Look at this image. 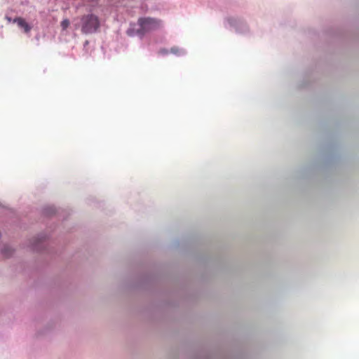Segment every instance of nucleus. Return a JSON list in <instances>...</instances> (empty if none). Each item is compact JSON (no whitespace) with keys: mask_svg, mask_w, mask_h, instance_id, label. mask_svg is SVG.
<instances>
[{"mask_svg":"<svg viewBox=\"0 0 359 359\" xmlns=\"http://www.w3.org/2000/svg\"><path fill=\"white\" fill-rule=\"evenodd\" d=\"M100 27L98 17L93 14L84 15L81 18V29L83 34L95 32Z\"/></svg>","mask_w":359,"mask_h":359,"instance_id":"1","label":"nucleus"},{"mask_svg":"<svg viewBox=\"0 0 359 359\" xmlns=\"http://www.w3.org/2000/svg\"><path fill=\"white\" fill-rule=\"evenodd\" d=\"M137 23L140 26V29H137V33L140 35H144V34L151 31H155L159 29L162 25L160 20L149 17L139 18Z\"/></svg>","mask_w":359,"mask_h":359,"instance_id":"2","label":"nucleus"},{"mask_svg":"<svg viewBox=\"0 0 359 359\" xmlns=\"http://www.w3.org/2000/svg\"><path fill=\"white\" fill-rule=\"evenodd\" d=\"M14 22H16L18 25L22 28L25 32L28 33L31 30V27L28 25V23L25 20V19L22 18H17L13 20Z\"/></svg>","mask_w":359,"mask_h":359,"instance_id":"3","label":"nucleus"},{"mask_svg":"<svg viewBox=\"0 0 359 359\" xmlns=\"http://www.w3.org/2000/svg\"><path fill=\"white\" fill-rule=\"evenodd\" d=\"M69 20L68 19H65L61 22V27L62 29H66L69 26Z\"/></svg>","mask_w":359,"mask_h":359,"instance_id":"4","label":"nucleus"},{"mask_svg":"<svg viewBox=\"0 0 359 359\" xmlns=\"http://www.w3.org/2000/svg\"><path fill=\"white\" fill-rule=\"evenodd\" d=\"M12 250L8 248H4L2 252L6 257H8L12 253Z\"/></svg>","mask_w":359,"mask_h":359,"instance_id":"5","label":"nucleus"},{"mask_svg":"<svg viewBox=\"0 0 359 359\" xmlns=\"http://www.w3.org/2000/svg\"><path fill=\"white\" fill-rule=\"evenodd\" d=\"M171 52L173 53H177V49L176 48H172Z\"/></svg>","mask_w":359,"mask_h":359,"instance_id":"6","label":"nucleus"}]
</instances>
